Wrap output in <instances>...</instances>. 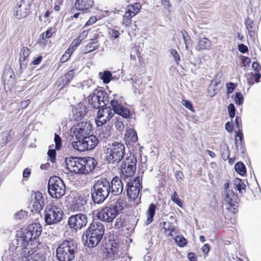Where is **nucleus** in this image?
<instances>
[{"label": "nucleus", "instance_id": "nucleus-1", "mask_svg": "<svg viewBox=\"0 0 261 261\" xmlns=\"http://www.w3.org/2000/svg\"><path fill=\"white\" fill-rule=\"evenodd\" d=\"M42 232V227L37 223L29 225L23 231L17 234L16 246L14 243L10 245L2 256L3 261H22L21 253L24 250L26 244L32 237H39Z\"/></svg>", "mask_w": 261, "mask_h": 261}, {"label": "nucleus", "instance_id": "nucleus-2", "mask_svg": "<svg viewBox=\"0 0 261 261\" xmlns=\"http://www.w3.org/2000/svg\"><path fill=\"white\" fill-rule=\"evenodd\" d=\"M110 107L99 109L95 119L96 124L98 126H102L107 121H109L116 113L123 118H127L130 116V111L126 107L123 106L121 103L116 100H110Z\"/></svg>", "mask_w": 261, "mask_h": 261}, {"label": "nucleus", "instance_id": "nucleus-3", "mask_svg": "<svg viewBox=\"0 0 261 261\" xmlns=\"http://www.w3.org/2000/svg\"><path fill=\"white\" fill-rule=\"evenodd\" d=\"M65 163L69 171L79 174L90 173L97 165L96 160L91 157L71 156L65 159Z\"/></svg>", "mask_w": 261, "mask_h": 261}, {"label": "nucleus", "instance_id": "nucleus-4", "mask_svg": "<svg viewBox=\"0 0 261 261\" xmlns=\"http://www.w3.org/2000/svg\"><path fill=\"white\" fill-rule=\"evenodd\" d=\"M126 205L123 199L119 198L112 204L105 206L97 214L99 220L105 222H112Z\"/></svg>", "mask_w": 261, "mask_h": 261}, {"label": "nucleus", "instance_id": "nucleus-5", "mask_svg": "<svg viewBox=\"0 0 261 261\" xmlns=\"http://www.w3.org/2000/svg\"><path fill=\"white\" fill-rule=\"evenodd\" d=\"M32 237L26 244L24 250L21 253L22 261H44V254L38 252L41 244L38 242L37 239Z\"/></svg>", "mask_w": 261, "mask_h": 261}, {"label": "nucleus", "instance_id": "nucleus-6", "mask_svg": "<svg viewBox=\"0 0 261 261\" xmlns=\"http://www.w3.org/2000/svg\"><path fill=\"white\" fill-rule=\"evenodd\" d=\"M77 252V244L72 240L63 241L56 249V256L59 261H71Z\"/></svg>", "mask_w": 261, "mask_h": 261}, {"label": "nucleus", "instance_id": "nucleus-7", "mask_svg": "<svg viewBox=\"0 0 261 261\" xmlns=\"http://www.w3.org/2000/svg\"><path fill=\"white\" fill-rule=\"evenodd\" d=\"M110 192V184L106 179L98 180L94 185L92 198L95 203H101L108 197Z\"/></svg>", "mask_w": 261, "mask_h": 261}, {"label": "nucleus", "instance_id": "nucleus-8", "mask_svg": "<svg viewBox=\"0 0 261 261\" xmlns=\"http://www.w3.org/2000/svg\"><path fill=\"white\" fill-rule=\"evenodd\" d=\"M125 147L121 142H115L107 146L106 158L109 163L117 164L124 157Z\"/></svg>", "mask_w": 261, "mask_h": 261}, {"label": "nucleus", "instance_id": "nucleus-9", "mask_svg": "<svg viewBox=\"0 0 261 261\" xmlns=\"http://www.w3.org/2000/svg\"><path fill=\"white\" fill-rule=\"evenodd\" d=\"M64 213L62 208L54 203L46 206L44 211V221L48 225L59 223L63 219Z\"/></svg>", "mask_w": 261, "mask_h": 261}, {"label": "nucleus", "instance_id": "nucleus-10", "mask_svg": "<svg viewBox=\"0 0 261 261\" xmlns=\"http://www.w3.org/2000/svg\"><path fill=\"white\" fill-rule=\"evenodd\" d=\"M48 192L53 198L59 199L63 196L66 192V187L63 180L59 177L53 176L48 182Z\"/></svg>", "mask_w": 261, "mask_h": 261}, {"label": "nucleus", "instance_id": "nucleus-11", "mask_svg": "<svg viewBox=\"0 0 261 261\" xmlns=\"http://www.w3.org/2000/svg\"><path fill=\"white\" fill-rule=\"evenodd\" d=\"M107 93L102 89H95L88 99L89 104L95 109H100L109 102Z\"/></svg>", "mask_w": 261, "mask_h": 261}, {"label": "nucleus", "instance_id": "nucleus-12", "mask_svg": "<svg viewBox=\"0 0 261 261\" xmlns=\"http://www.w3.org/2000/svg\"><path fill=\"white\" fill-rule=\"evenodd\" d=\"M136 159L134 156L126 157L120 167L121 178L124 180L131 178L136 170Z\"/></svg>", "mask_w": 261, "mask_h": 261}, {"label": "nucleus", "instance_id": "nucleus-13", "mask_svg": "<svg viewBox=\"0 0 261 261\" xmlns=\"http://www.w3.org/2000/svg\"><path fill=\"white\" fill-rule=\"evenodd\" d=\"M98 142L96 136L89 135L81 140L73 142L72 145L75 149L79 151H85L94 148Z\"/></svg>", "mask_w": 261, "mask_h": 261}, {"label": "nucleus", "instance_id": "nucleus-14", "mask_svg": "<svg viewBox=\"0 0 261 261\" xmlns=\"http://www.w3.org/2000/svg\"><path fill=\"white\" fill-rule=\"evenodd\" d=\"M91 130L92 125L90 122L82 121L73 126L71 129V132L72 136L78 141L89 135Z\"/></svg>", "mask_w": 261, "mask_h": 261}, {"label": "nucleus", "instance_id": "nucleus-15", "mask_svg": "<svg viewBox=\"0 0 261 261\" xmlns=\"http://www.w3.org/2000/svg\"><path fill=\"white\" fill-rule=\"evenodd\" d=\"M126 182L127 195L129 199L135 200L139 197L141 189V181L139 177H135L133 180L128 178Z\"/></svg>", "mask_w": 261, "mask_h": 261}, {"label": "nucleus", "instance_id": "nucleus-16", "mask_svg": "<svg viewBox=\"0 0 261 261\" xmlns=\"http://www.w3.org/2000/svg\"><path fill=\"white\" fill-rule=\"evenodd\" d=\"M87 223V216L82 213L71 216L68 220V224L69 227L75 230L81 229L82 227H85Z\"/></svg>", "mask_w": 261, "mask_h": 261}, {"label": "nucleus", "instance_id": "nucleus-17", "mask_svg": "<svg viewBox=\"0 0 261 261\" xmlns=\"http://www.w3.org/2000/svg\"><path fill=\"white\" fill-rule=\"evenodd\" d=\"M30 1L21 0L17 4L13 15L17 19L25 18L30 13Z\"/></svg>", "mask_w": 261, "mask_h": 261}, {"label": "nucleus", "instance_id": "nucleus-18", "mask_svg": "<svg viewBox=\"0 0 261 261\" xmlns=\"http://www.w3.org/2000/svg\"><path fill=\"white\" fill-rule=\"evenodd\" d=\"M141 7V4L138 3H135L133 5H129L123 16V24L128 26L131 22V18L139 13Z\"/></svg>", "mask_w": 261, "mask_h": 261}, {"label": "nucleus", "instance_id": "nucleus-19", "mask_svg": "<svg viewBox=\"0 0 261 261\" xmlns=\"http://www.w3.org/2000/svg\"><path fill=\"white\" fill-rule=\"evenodd\" d=\"M33 207L35 211L40 212L43 207L44 199L42 193L39 191L34 192L32 194Z\"/></svg>", "mask_w": 261, "mask_h": 261}, {"label": "nucleus", "instance_id": "nucleus-20", "mask_svg": "<svg viewBox=\"0 0 261 261\" xmlns=\"http://www.w3.org/2000/svg\"><path fill=\"white\" fill-rule=\"evenodd\" d=\"M123 190V184L121 179L118 176L114 177L111 181L110 191L113 195H119Z\"/></svg>", "mask_w": 261, "mask_h": 261}, {"label": "nucleus", "instance_id": "nucleus-21", "mask_svg": "<svg viewBox=\"0 0 261 261\" xmlns=\"http://www.w3.org/2000/svg\"><path fill=\"white\" fill-rule=\"evenodd\" d=\"M238 197L232 191H226L223 193V201L226 204L234 206L238 203Z\"/></svg>", "mask_w": 261, "mask_h": 261}, {"label": "nucleus", "instance_id": "nucleus-22", "mask_svg": "<svg viewBox=\"0 0 261 261\" xmlns=\"http://www.w3.org/2000/svg\"><path fill=\"white\" fill-rule=\"evenodd\" d=\"M86 198L83 195L76 194L73 198L72 202V206L74 210L83 211L84 210V205L86 203Z\"/></svg>", "mask_w": 261, "mask_h": 261}, {"label": "nucleus", "instance_id": "nucleus-23", "mask_svg": "<svg viewBox=\"0 0 261 261\" xmlns=\"http://www.w3.org/2000/svg\"><path fill=\"white\" fill-rule=\"evenodd\" d=\"M73 118L75 120L83 119L87 113L86 106L81 103H79L72 109Z\"/></svg>", "mask_w": 261, "mask_h": 261}, {"label": "nucleus", "instance_id": "nucleus-24", "mask_svg": "<svg viewBox=\"0 0 261 261\" xmlns=\"http://www.w3.org/2000/svg\"><path fill=\"white\" fill-rule=\"evenodd\" d=\"M102 236V235L86 231V237L88 246L92 248L96 247L100 242Z\"/></svg>", "mask_w": 261, "mask_h": 261}, {"label": "nucleus", "instance_id": "nucleus-25", "mask_svg": "<svg viewBox=\"0 0 261 261\" xmlns=\"http://www.w3.org/2000/svg\"><path fill=\"white\" fill-rule=\"evenodd\" d=\"M105 230L104 225L101 222L93 221L86 231L103 236Z\"/></svg>", "mask_w": 261, "mask_h": 261}, {"label": "nucleus", "instance_id": "nucleus-26", "mask_svg": "<svg viewBox=\"0 0 261 261\" xmlns=\"http://www.w3.org/2000/svg\"><path fill=\"white\" fill-rule=\"evenodd\" d=\"M92 0H76L74 3L75 8L79 11H86L93 5Z\"/></svg>", "mask_w": 261, "mask_h": 261}, {"label": "nucleus", "instance_id": "nucleus-27", "mask_svg": "<svg viewBox=\"0 0 261 261\" xmlns=\"http://www.w3.org/2000/svg\"><path fill=\"white\" fill-rule=\"evenodd\" d=\"M15 77L14 73L11 68H7L4 72L3 79L4 85L12 84Z\"/></svg>", "mask_w": 261, "mask_h": 261}, {"label": "nucleus", "instance_id": "nucleus-28", "mask_svg": "<svg viewBox=\"0 0 261 261\" xmlns=\"http://www.w3.org/2000/svg\"><path fill=\"white\" fill-rule=\"evenodd\" d=\"M111 128L109 125H106L97 130L99 137L106 141L111 136Z\"/></svg>", "mask_w": 261, "mask_h": 261}, {"label": "nucleus", "instance_id": "nucleus-29", "mask_svg": "<svg viewBox=\"0 0 261 261\" xmlns=\"http://www.w3.org/2000/svg\"><path fill=\"white\" fill-rule=\"evenodd\" d=\"M136 132L132 128L126 129L125 133V140L126 142H136L138 141Z\"/></svg>", "mask_w": 261, "mask_h": 261}, {"label": "nucleus", "instance_id": "nucleus-30", "mask_svg": "<svg viewBox=\"0 0 261 261\" xmlns=\"http://www.w3.org/2000/svg\"><path fill=\"white\" fill-rule=\"evenodd\" d=\"M156 206L153 203H151L149 205L148 210L146 212V223L147 224H150L153 221V218L154 216Z\"/></svg>", "mask_w": 261, "mask_h": 261}, {"label": "nucleus", "instance_id": "nucleus-31", "mask_svg": "<svg viewBox=\"0 0 261 261\" xmlns=\"http://www.w3.org/2000/svg\"><path fill=\"white\" fill-rule=\"evenodd\" d=\"M212 46L211 41L207 38L200 39L197 50L210 49Z\"/></svg>", "mask_w": 261, "mask_h": 261}, {"label": "nucleus", "instance_id": "nucleus-32", "mask_svg": "<svg viewBox=\"0 0 261 261\" xmlns=\"http://www.w3.org/2000/svg\"><path fill=\"white\" fill-rule=\"evenodd\" d=\"M163 228L164 229V232L168 236L173 237V232L175 231V226L170 222H164L163 223Z\"/></svg>", "mask_w": 261, "mask_h": 261}, {"label": "nucleus", "instance_id": "nucleus-33", "mask_svg": "<svg viewBox=\"0 0 261 261\" xmlns=\"http://www.w3.org/2000/svg\"><path fill=\"white\" fill-rule=\"evenodd\" d=\"M245 25L250 37L255 35V27L254 25L253 21L249 17L245 20Z\"/></svg>", "mask_w": 261, "mask_h": 261}, {"label": "nucleus", "instance_id": "nucleus-34", "mask_svg": "<svg viewBox=\"0 0 261 261\" xmlns=\"http://www.w3.org/2000/svg\"><path fill=\"white\" fill-rule=\"evenodd\" d=\"M109 245L110 246V248L108 249L109 253H112L114 255L117 254L119 250V244L117 241H111L109 240Z\"/></svg>", "mask_w": 261, "mask_h": 261}, {"label": "nucleus", "instance_id": "nucleus-35", "mask_svg": "<svg viewBox=\"0 0 261 261\" xmlns=\"http://www.w3.org/2000/svg\"><path fill=\"white\" fill-rule=\"evenodd\" d=\"M234 188L238 190L240 193H243V191L245 190L246 185L242 180L239 178H236L233 180Z\"/></svg>", "mask_w": 261, "mask_h": 261}, {"label": "nucleus", "instance_id": "nucleus-36", "mask_svg": "<svg viewBox=\"0 0 261 261\" xmlns=\"http://www.w3.org/2000/svg\"><path fill=\"white\" fill-rule=\"evenodd\" d=\"M112 76V73L109 71H105L103 72H100L99 73L100 79L106 84H108L111 81Z\"/></svg>", "mask_w": 261, "mask_h": 261}, {"label": "nucleus", "instance_id": "nucleus-37", "mask_svg": "<svg viewBox=\"0 0 261 261\" xmlns=\"http://www.w3.org/2000/svg\"><path fill=\"white\" fill-rule=\"evenodd\" d=\"M74 75V70L71 69L68 72L66 73L62 79V86H65L72 79Z\"/></svg>", "mask_w": 261, "mask_h": 261}, {"label": "nucleus", "instance_id": "nucleus-38", "mask_svg": "<svg viewBox=\"0 0 261 261\" xmlns=\"http://www.w3.org/2000/svg\"><path fill=\"white\" fill-rule=\"evenodd\" d=\"M235 170L241 175H244L246 172V168L244 164L242 162L237 163L234 166Z\"/></svg>", "mask_w": 261, "mask_h": 261}, {"label": "nucleus", "instance_id": "nucleus-39", "mask_svg": "<svg viewBox=\"0 0 261 261\" xmlns=\"http://www.w3.org/2000/svg\"><path fill=\"white\" fill-rule=\"evenodd\" d=\"M114 120V125L116 128L119 131L122 130L124 127L122 119L119 116H117L115 117Z\"/></svg>", "mask_w": 261, "mask_h": 261}, {"label": "nucleus", "instance_id": "nucleus-40", "mask_svg": "<svg viewBox=\"0 0 261 261\" xmlns=\"http://www.w3.org/2000/svg\"><path fill=\"white\" fill-rule=\"evenodd\" d=\"M98 46L99 44L97 42L90 43L87 44L85 48V53H88L94 51L96 49L98 48Z\"/></svg>", "mask_w": 261, "mask_h": 261}, {"label": "nucleus", "instance_id": "nucleus-41", "mask_svg": "<svg viewBox=\"0 0 261 261\" xmlns=\"http://www.w3.org/2000/svg\"><path fill=\"white\" fill-rule=\"evenodd\" d=\"M232 97L236 105L240 106L243 103L244 97L241 92H237Z\"/></svg>", "mask_w": 261, "mask_h": 261}, {"label": "nucleus", "instance_id": "nucleus-42", "mask_svg": "<svg viewBox=\"0 0 261 261\" xmlns=\"http://www.w3.org/2000/svg\"><path fill=\"white\" fill-rule=\"evenodd\" d=\"M175 242L179 247H184L187 244V240L181 236H176Z\"/></svg>", "mask_w": 261, "mask_h": 261}, {"label": "nucleus", "instance_id": "nucleus-43", "mask_svg": "<svg viewBox=\"0 0 261 261\" xmlns=\"http://www.w3.org/2000/svg\"><path fill=\"white\" fill-rule=\"evenodd\" d=\"M30 53L31 51L28 47H23L21 49L19 59H28V58L29 56Z\"/></svg>", "mask_w": 261, "mask_h": 261}, {"label": "nucleus", "instance_id": "nucleus-44", "mask_svg": "<svg viewBox=\"0 0 261 261\" xmlns=\"http://www.w3.org/2000/svg\"><path fill=\"white\" fill-rule=\"evenodd\" d=\"M124 223L125 219L121 216L116 219L114 226L116 228L119 229L124 226Z\"/></svg>", "mask_w": 261, "mask_h": 261}, {"label": "nucleus", "instance_id": "nucleus-45", "mask_svg": "<svg viewBox=\"0 0 261 261\" xmlns=\"http://www.w3.org/2000/svg\"><path fill=\"white\" fill-rule=\"evenodd\" d=\"M237 86V84L229 82L226 84V93L227 95L233 93V91Z\"/></svg>", "mask_w": 261, "mask_h": 261}, {"label": "nucleus", "instance_id": "nucleus-46", "mask_svg": "<svg viewBox=\"0 0 261 261\" xmlns=\"http://www.w3.org/2000/svg\"><path fill=\"white\" fill-rule=\"evenodd\" d=\"M27 214L28 213L26 211L21 210L14 215V218L16 220H21L27 217Z\"/></svg>", "mask_w": 261, "mask_h": 261}, {"label": "nucleus", "instance_id": "nucleus-47", "mask_svg": "<svg viewBox=\"0 0 261 261\" xmlns=\"http://www.w3.org/2000/svg\"><path fill=\"white\" fill-rule=\"evenodd\" d=\"M171 199L178 206L181 207V200L179 198L178 195L176 192H174L173 195L171 196Z\"/></svg>", "mask_w": 261, "mask_h": 261}, {"label": "nucleus", "instance_id": "nucleus-48", "mask_svg": "<svg viewBox=\"0 0 261 261\" xmlns=\"http://www.w3.org/2000/svg\"><path fill=\"white\" fill-rule=\"evenodd\" d=\"M170 54L173 57L176 63L178 65L180 61V58L178 53L174 49L170 50Z\"/></svg>", "mask_w": 261, "mask_h": 261}, {"label": "nucleus", "instance_id": "nucleus-49", "mask_svg": "<svg viewBox=\"0 0 261 261\" xmlns=\"http://www.w3.org/2000/svg\"><path fill=\"white\" fill-rule=\"evenodd\" d=\"M54 141L55 143L56 149L57 150H59L62 145V140L60 136L56 134H55Z\"/></svg>", "mask_w": 261, "mask_h": 261}, {"label": "nucleus", "instance_id": "nucleus-50", "mask_svg": "<svg viewBox=\"0 0 261 261\" xmlns=\"http://www.w3.org/2000/svg\"><path fill=\"white\" fill-rule=\"evenodd\" d=\"M72 53V51L68 48L61 57L60 60L61 62L62 63L66 62L69 59Z\"/></svg>", "mask_w": 261, "mask_h": 261}, {"label": "nucleus", "instance_id": "nucleus-51", "mask_svg": "<svg viewBox=\"0 0 261 261\" xmlns=\"http://www.w3.org/2000/svg\"><path fill=\"white\" fill-rule=\"evenodd\" d=\"M81 42L78 38L74 39L71 43L69 49L73 52L75 48L80 45Z\"/></svg>", "mask_w": 261, "mask_h": 261}, {"label": "nucleus", "instance_id": "nucleus-52", "mask_svg": "<svg viewBox=\"0 0 261 261\" xmlns=\"http://www.w3.org/2000/svg\"><path fill=\"white\" fill-rule=\"evenodd\" d=\"M228 111L229 116L230 118H233L235 116L236 108L232 103H230L228 106Z\"/></svg>", "mask_w": 261, "mask_h": 261}, {"label": "nucleus", "instance_id": "nucleus-53", "mask_svg": "<svg viewBox=\"0 0 261 261\" xmlns=\"http://www.w3.org/2000/svg\"><path fill=\"white\" fill-rule=\"evenodd\" d=\"M235 144H236V147L237 150L238 151L240 150L241 152L244 153V148L243 143L242 142H240V141H239V140H238V139H237V138H236Z\"/></svg>", "mask_w": 261, "mask_h": 261}, {"label": "nucleus", "instance_id": "nucleus-54", "mask_svg": "<svg viewBox=\"0 0 261 261\" xmlns=\"http://www.w3.org/2000/svg\"><path fill=\"white\" fill-rule=\"evenodd\" d=\"M217 84L216 82L215 84V85L213 86V85H210L208 88V94L210 95V96L212 97L215 96L217 93V88H215L217 86Z\"/></svg>", "mask_w": 261, "mask_h": 261}, {"label": "nucleus", "instance_id": "nucleus-55", "mask_svg": "<svg viewBox=\"0 0 261 261\" xmlns=\"http://www.w3.org/2000/svg\"><path fill=\"white\" fill-rule=\"evenodd\" d=\"M47 155L50 158V160L54 163L56 160V152L55 149H49L47 152Z\"/></svg>", "mask_w": 261, "mask_h": 261}, {"label": "nucleus", "instance_id": "nucleus-56", "mask_svg": "<svg viewBox=\"0 0 261 261\" xmlns=\"http://www.w3.org/2000/svg\"><path fill=\"white\" fill-rule=\"evenodd\" d=\"M182 105H184L186 108L189 110L193 111V105L191 102L189 100H183L182 102Z\"/></svg>", "mask_w": 261, "mask_h": 261}, {"label": "nucleus", "instance_id": "nucleus-57", "mask_svg": "<svg viewBox=\"0 0 261 261\" xmlns=\"http://www.w3.org/2000/svg\"><path fill=\"white\" fill-rule=\"evenodd\" d=\"M181 34L182 35V37H183L185 43L186 44V47L187 49L188 48L187 43H188V41L190 39V37L189 36L188 34L185 31H181Z\"/></svg>", "mask_w": 261, "mask_h": 261}, {"label": "nucleus", "instance_id": "nucleus-58", "mask_svg": "<svg viewBox=\"0 0 261 261\" xmlns=\"http://www.w3.org/2000/svg\"><path fill=\"white\" fill-rule=\"evenodd\" d=\"M19 62L21 69H24L27 68L28 63V59H19Z\"/></svg>", "mask_w": 261, "mask_h": 261}, {"label": "nucleus", "instance_id": "nucleus-59", "mask_svg": "<svg viewBox=\"0 0 261 261\" xmlns=\"http://www.w3.org/2000/svg\"><path fill=\"white\" fill-rule=\"evenodd\" d=\"M252 68L256 72H259L261 69V67L259 63L256 61L253 62Z\"/></svg>", "mask_w": 261, "mask_h": 261}, {"label": "nucleus", "instance_id": "nucleus-60", "mask_svg": "<svg viewBox=\"0 0 261 261\" xmlns=\"http://www.w3.org/2000/svg\"><path fill=\"white\" fill-rule=\"evenodd\" d=\"M238 49L241 53L243 54H244L248 51L247 46L245 45L244 44H241L238 45Z\"/></svg>", "mask_w": 261, "mask_h": 261}, {"label": "nucleus", "instance_id": "nucleus-61", "mask_svg": "<svg viewBox=\"0 0 261 261\" xmlns=\"http://www.w3.org/2000/svg\"><path fill=\"white\" fill-rule=\"evenodd\" d=\"M175 176L176 179L179 182H181L184 179V174L180 171H176L175 173Z\"/></svg>", "mask_w": 261, "mask_h": 261}, {"label": "nucleus", "instance_id": "nucleus-62", "mask_svg": "<svg viewBox=\"0 0 261 261\" xmlns=\"http://www.w3.org/2000/svg\"><path fill=\"white\" fill-rule=\"evenodd\" d=\"M242 121L240 117L237 116L235 119V124L236 125V127L238 128V130H240L241 129L242 127Z\"/></svg>", "mask_w": 261, "mask_h": 261}, {"label": "nucleus", "instance_id": "nucleus-63", "mask_svg": "<svg viewBox=\"0 0 261 261\" xmlns=\"http://www.w3.org/2000/svg\"><path fill=\"white\" fill-rule=\"evenodd\" d=\"M242 63L245 67H249L251 63V60L248 57H244L242 60Z\"/></svg>", "mask_w": 261, "mask_h": 261}, {"label": "nucleus", "instance_id": "nucleus-64", "mask_svg": "<svg viewBox=\"0 0 261 261\" xmlns=\"http://www.w3.org/2000/svg\"><path fill=\"white\" fill-rule=\"evenodd\" d=\"M187 257L190 261H197V257L195 254L193 252L189 253Z\"/></svg>", "mask_w": 261, "mask_h": 261}]
</instances>
